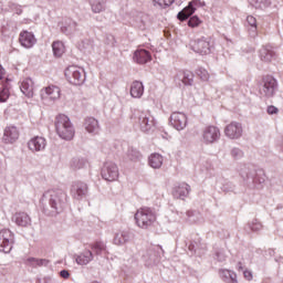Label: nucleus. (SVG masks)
<instances>
[{"instance_id":"obj_1","label":"nucleus","mask_w":283,"mask_h":283,"mask_svg":"<svg viewBox=\"0 0 283 283\" xmlns=\"http://www.w3.org/2000/svg\"><path fill=\"white\" fill-rule=\"evenodd\" d=\"M55 132L62 140H74V136H76V128H74V124L70 120V117L65 114H59L55 117L54 122Z\"/></svg>"},{"instance_id":"obj_2","label":"nucleus","mask_w":283,"mask_h":283,"mask_svg":"<svg viewBox=\"0 0 283 283\" xmlns=\"http://www.w3.org/2000/svg\"><path fill=\"white\" fill-rule=\"evenodd\" d=\"M45 198H49V205L52 209V214L61 213L63 207H65V200L67 196L62 189H52L45 192Z\"/></svg>"},{"instance_id":"obj_3","label":"nucleus","mask_w":283,"mask_h":283,"mask_svg":"<svg viewBox=\"0 0 283 283\" xmlns=\"http://www.w3.org/2000/svg\"><path fill=\"white\" fill-rule=\"evenodd\" d=\"M135 222L139 229H149L156 222V212L151 208H140L135 213Z\"/></svg>"},{"instance_id":"obj_4","label":"nucleus","mask_w":283,"mask_h":283,"mask_svg":"<svg viewBox=\"0 0 283 283\" xmlns=\"http://www.w3.org/2000/svg\"><path fill=\"white\" fill-rule=\"evenodd\" d=\"M64 74L71 85H83L85 83V70L81 66H67Z\"/></svg>"},{"instance_id":"obj_5","label":"nucleus","mask_w":283,"mask_h":283,"mask_svg":"<svg viewBox=\"0 0 283 283\" xmlns=\"http://www.w3.org/2000/svg\"><path fill=\"white\" fill-rule=\"evenodd\" d=\"M220 128L214 125H209L202 128L201 130V143L203 145H213L220 140Z\"/></svg>"},{"instance_id":"obj_6","label":"nucleus","mask_w":283,"mask_h":283,"mask_svg":"<svg viewBox=\"0 0 283 283\" xmlns=\"http://www.w3.org/2000/svg\"><path fill=\"white\" fill-rule=\"evenodd\" d=\"M277 90V81L273 76L268 75L263 78V85L260 88L261 96L265 98H273Z\"/></svg>"},{"instance_id":"obj_7","label":"nucleus","mask_w":283,"mask_h":283,"mask_svg":"<svg viewBox=\"0 0 283 283\" xmlns=\"http://www.w3.org/2000/svg\"><path fill=\"white\" fill-rule=\"evenodd\" d=\"M40 98L41 101H50L51 103H55V101L61 98V87L50 84L49 86L41 88Z\"/></svg>"},{"instance_id":"obj_8","label":"nucleus","mask_w":283,"mask_h":283,"mask_svg":"<svg viewBox=\"0 0 283 283\" xmlns=\"http://www.w3.org/2000/svg\"><path fill=\"white\" fill-rule=\"evenodd\" d=\"M14 244V234L12 231L4 229L0 231V251L2 253H10Z\"/></svg>"},{"instance_id":"obj_9","label":"nucleus","mask_w":283,"mask_h":283,"mask_svg":"<svg viewBox=\"0 0 283 283\" xmlns=\"http://www.w3.org/2000/svg\"><path fill=\"white\" fill-rule=\"evenodd\" d=\"M102 178L108 182L118 180V166L113 161H106L102 168Z\"/></svg>"},{"instance_id":"obj_10","label":"nucleus","mask_w":283,"mask_h":283,"mask_svg":"<svg viewBox=\"0 0 283 283\" xmlns=\"http://www.w3.org/2000/svg\"><path fill=\"white\" fill-rule=\"evenodd\" d=\"M138 120L142 132H151L153 127H156L154 115H151L149 112H142L139 114Z\"/></svg>"},{"instance_id":"obj_11","label":"nucleus","mask_w":283,"mask_h":283,"mask_svg":"<svg viewBox=\"0 0 283 283\" xmlns=\"http://www.w3.org/2000/svg\"><path fill=\"white\" fill-rule=\"evenodd\" d=\"M169 123L177 132H182L187 127V115L185 113L175 112L170 115Z\"/></svg>"},{"instance_id":"obj_12","label":"nucleus","mask_w":283,"mask_h":283,"mask_svg":"<svg viewBox=\"0 0 283 283\" xmlns=\"http://www.w3.org/2000/svg\"><path fill=\"white\" fill-rule=\"evenodd\" d=\"M193 52L197 54L206 55L211 53V42L207 38H201L192 43Z\"/></svg>"},{"instance_id":"obj_13","label":"nucleus","mask_w":283,"mask_h":283,"mask_svg":"<svg viewBox=\"0 0 283 283\" xmlns=\"http://www.w3.org/2000/svg\"><path fill=\"white\" fill-rule=\"evenodd\" d=\"M224 135L231 140H235L242 136V124L232 122L224 128Z\"/></svg>"},{"instance_id":"obj_14","label":"nucleus","mask_w":283,"mask_h":283,"mask_svg":"<svg viewBox=\"0 0 283 283\" xmlns=\"http://www.w3.org/2000/svg\"><path fill=\"white\" fill-rule=\"evenodd\" d=\"M28 147L33 154L36 151H43L45 150V147H48V140L45 137L35 136L28 142Z\"/></svg>"},{"instance_id":"obj_15","label":"nucleus","mask_w":283,"mask_h":283,"mask_svg":"<svg viewBox=\"0 0 283 283\" xmlns=\"http://www.w3.org/2000/svg\"><path fill=\"white\" fill-rule=\"evenodd\" d=\"M71 193L75 200H81L87 196V184L83 181H76L72 185Z\"/></svg>"},{"instance_id":"obj_16","label":"nucleus","mask_w":283,"mask_h":283,"mask_svg":"<svg viewBox=\"0 0 283 283\" xmlns=\"http://www.w3.org/2000/svg\"><path fill=\"white\" fill-rule=\"evenodd\" d=\"M19 42L22 48H27V50H30V48H34V45L36 44V38L32 32L22 31L19 36Z\"/></svg>"},{"instance_id":"obj_17","label":"nucleus","mask_w":283,"mask_h":283,"mask_svg":"<svg viewBox=\"0 0 283 283\" xmlns=\"http://www.w3.org/2000/svg\"><path fill=\"white\" fill-rule=\"evenodd\" d=\"M19 140V129L14 126H8L4 129L2 142L6 143V145H12Z\"/></svg>"},{"instance_id":"obj_18","label":"nucleus","mask_w":283,"mask_h":283,"mask_svg":"<svg viewBox=\"0 0 283 283\" xmlns=\"http://www.w3.org/2000/svg\"><path fill=\"white\" fill-rule=\"evenodd\" d=\"M84 129L87 134H92V136H96L98 132H101V125L98 124V119L94 117H86L84 119Z\"/></svg>"},{"instance_id":"obj_19","label":"nucleus","mask_w":283,"mask_h":283,"mask_svg":"<svg viewBox=\"0 0 283 283\" xmlns=\"http://www.w3.org/2000/svg\"><path fill=\"white\" fill-rule=\"evenodd\" d=\"M20 90L22 94L27 96V98H32L34 96V81H32L30 77L24 78L20 83Z\"/></svg>"},{"instance_id":"obj_20","label":"nucleus","mask_w":283,"mask_h":283,"mask_svg":"<svg viewBox=\"0 0 283 283\" xmlns=\"http://www.w3.org/2000/svg\"><path fill=\"white\" fill-rule=\"evenodd\" d=\"M92 261H94V252L91 250H85L75 256V262L80 266H87Z\"/></svg>"},{"instance_id":"obj_21","label":"nucleus","mask_w":283,"mask_h":283,"mask_svg":"<svg viewBox=\"0 0 283 283\" xmlns=\"http://www.w3.org/2000/svg\"><path fill=\"white\" fill-rule=\"evenodd\" d=\"M61 33L65 34L66 36H72L76 30H78V23L74 20H66L62 23Z\"/></svg>"},{"instance_id":"obj_22","label":"nucleus","mask_w":283,"mask_h":283,"mask_svg":"<svg viewBox=\"0 0 283 283\" xmlns=\"http://www.w3.org/2000/svg\"><path fill=\"white\" fill-rule=\"evenodd\" d=\"M12 220L18 227H30L32 224V219L25 212H17Z\"/></svg>"},{"instance_id":"obj_23","label":"nucleus","mask_w":283,"mask_h":283,"mask_svg":"<svg viewBox=\"0 0 283 283\" xmlns=\"http://www.w3.org/2000/svg\"><path fill=\"white\" fill-rule=\"evenodd\" d=\"M129 240H132V232L124 230L115 234L113 242L116 247H123L124 244H127Z\"/></svg>"},{"instance_id":"obj_24","label":"nucleus","mask_w":283,"mask_h":283,"mask_svg":"<svg viewBox=\"0 0 283 283\" xmlns=\"http://www.w3.org/2000/svg\"><path fill=\"white\" fill-rule=\"evenodd\" d=\"M189 191H191V186L182 182L174 188L172 196L175 198L185 199V198H187V196H189Z\"/></svg>"},{"instance_id":"obj_25","label":"nucleus","mask_w":283,"mask_h":283,"mask_svg":"<svg viewBox=\"0 0 283 283\" xmlns=\"http://www.w3.org/2000/svg\"><path fill=\"white\" fill-rule=\"evenodd\" d=\"M134 61L139 63V65H145V63H149V61H151V54L144 49L137 50L134 53Z\"/></svg>"},{"instance_id":"obj_26","label":"nucleus","mask_w":283,"mask_h":283,"mask_svg":"<svg viewBox=\"0 0 283 283\" xmlns=\"http://www.w3.org/2000/svg\"><path fill=\"white\" fill-rule=\"evenodd\" d=\"M175 81H178L184 85H193V74L189 71H179L175 75Z\"/></svg>"},{"instance_id":"obj_27","label":"nucleus","mask_w":283,"mask_h":283,"mask_svg":"<svg viewBox=\"0 0 283 283\" xmlns=\"http://www.w3.org/2000/svg\"><path fill=\"white\" fill-rule=\"evenodd\" d=\"M198 3V0H192L189 2V4L178 13L177 19L179 21H186V19H189L193 12H196L195 6Z\"/></svg>"},{"instance_id":"obj_28","label":"nucleus","mask_w":283,"mask_h":283,"mask_svg":"<svg viewBox=\"0 0 283 283\" xmlns=\"http://www.w3.org/2000/svg\"><path fill=\"white\" fill-rule=\"evenodd\" d=\"M219 276L222 280V282L238 283V274H235V272H233L231 270L220 269Z\"/></svg>"},{"instance_id":"obj_29","label":"nucleus","mask_w":283,"mask_h":283,"mask_svg":"<svg viewBox=\"0 0 283 283\" xmlns=\"http://www.w3.org/2000/svg\"><path fill=\"white\" fill-rule=\"evenodd\" d=\"M145 94V86L143 82L135 81L130 85V96L133 98H140Z\"/></svg>"},{"instance_id":"obj_30","label":"nucleus","mask_w":283,"mask_h":283,"mask_svg":"<svg viewBox=\"0 0 283 283\" xmlns=\"http://www.w3.org/2000/svg\"><path fill=\"white\" fill-rule=\"evenodd\" d=\"M165 161V158L163 157V155L160 154H151L148 157V165L149 167H151L153 169H160V167H163V163Z\"/></svg>"},{"instance_id":"obj_31","label":"nucleus","mask_w":283,"mask_h":283,"mask_svg":"<svg viewBox=\"0 0 283 283\" xmlns=\"http://www.w3.org/2000/svg\"><path fill=\"white\" fill-rule=\"evenodd\" d=\"M259 56L263 63H271V61L275 60V52L263 46L259 51Z\"/></svg>"},{"instance_id":"obj_32","label":"nucleus","mask_w":283,"mask_h":283,"mask_svg":"<svg viewBox=\"0 0 283 283\" xmlns=\"http://www.w3.org/2000/svg\"><path fill=\"white\" fill-rule=\"evenodd\" d=\"M90 4L92 8V12H94L95 14H101V12H104L107 6V0H90Z\"/></svg>"},{"instance_id":"obj_33","label":"nucleus","mask_w":283,"mask_h":283,"mask_svg":"<svg viewBox=\"0 0 283 283\" xmlns=\"http://www.w3.org/2000/svg\"><path fill=\"white\" fill-rule=\"evenodd\" d=\"M70 166L74 171H77V169H85V167H87V160L85 158L74 157L71 159Z\"/></svg>"},{"instance_id":"obj_34","label":"nucleus","mask_w":283,"mask_h":283,"mask_svg":"<svg viewBox=\"0 0 283 283\" xmlns=\"http://www.w3.org/2000/svg\"><path fill=\"white\" fill-rule=\"evenodd\" d=\"M52 50H53L54 56H56V59H61V56L65 54V44H63V42L61 41H55L52 44Z\"/></svg>"},{"instance_id":"obj_35","label":"nucleus","mask_w":283,"mask_h":283,"mask_svg":"<svg viewBox=\"0 0 283 283\" xmlns=\"http://www.w3.org/2000/svg\"><path fill=\"white\" fill-rule=\"evenodd\" d=\"M126 158L130 160V163H138L140 158H143V155L137 149L129 148L126 153Z\"/></svg>"},{"instance_id":"obj_36","label":"nucleus","mask_w":283,"mask_h":283,"mask_svg":"<svg viewBox=\"0 0 283 283\" xmlns=\"http://www.w3.org/2000/svg\"><path fill=\"white\" fill-rule=\"evenodd\" d=\"M143 260H144L146 266H154V264H156V262H158V256H156L151 252H147L146 254L143 255Z\"/></svg>"},{"instance_id":"obj_37","label":"nucleus","mask_w":283,"mask_h":283,"mask_svg":"<svg viewBox=\"0 0 283 283\" xmlns=\"http://www.w3.org/2000/svg\"><path fill=\"white\" fill-rule=\"evenodd\" d=\"M250 3L253 8L264 10V8H269V6H271V0H251Z\"/></svg>"},{"instance_id":"obj_38","label":"nucleus","mask_w":283,"mask_h":283,"mask_svg":"<svg viewBox=\"0 0 283 283\" xmlns=\"http://www.w3.org/2000/svg\"><path fill=\"white\" fill-rule=\"evenodd\" d=\"M91 249L95 255H101L105 251L106 247L102 241H96L91 244Z\"/></svg>"},{"instance_id":"obj_39","label":"nucleus","mask_w":283,"mask_h":283,"mask_svg":"<svg viewBox=\"0 0 283 283\" xmlns=\"http://www.w3.org/2000/svg\"><path fill=\"white\" fill-rule=\"evenodd\" d=\"M230 156L233 160H242V158H244V150L239 147H233L230 149Z\"/></svg>"},{"instance_id":"obj_40","label":"nucleus","mask_w":283,"mask_h":283,"mask_svg":"<svg viewBox=\"0 0 283 283\" xmlns=\"http://www.w3.org/2000/svg\"><path fill=\"white\" fill-rule=\"evenodd\" d=\"M239 175L243 180H249V178H253V170L249 166H243L240 168Z\"/></svg>"},{"instance_id":"obj_41","label":"nucleus","mask_w":283,"mask_h":283,"mask_svg":"<svg viewBox=\"0 0 283 283\" xmlns=\"http://www.w3.org/2000/svg\"><path fill=\"white\" fill-rule=\"evenodd\" d=\"M176 0H153L155 8H160V10H165V8H169Z\"/></svg>"},{"instance_id":"obj_42","label":"nucleus","mask_w":283,"mask_h":283,"mask_svg":"<svg viewBox=\"0 0 283 283\" xmlns=\"http://www.w3.org/2000/svg\"><path fill=\"white\" fill-rule=\"evenodd\" d=\"M145 14L142 12H133V20L138 25V28H145Z\"/></svg>"},{"instance_id":"obj_43","label":"nucleus","mask_w":283,"mask_h":283,"mask_svg":"<svg viewBox=\"0 0 283 283\" xmlns=\"http://www.w3.org/2000/svg\"><path fill=\"white\" fill-rule=\"evenodd\" d=\"M2 85L3 88L0 91V103H6L10 98V91L8 90V85H6V83Z\"/></svg>"},{"instance_id":"obj_44","label":"nucleus","mask_w":283,"mask_h":283,"mask_svg":"<svg viewBox=\"0 0 283 283\" xmlns=\"http://www.w3.org/2000/svg\"><path fill=\"white\" fill-rule=\"evenodd\" d=\"M247 23L252 28V32H255L258 30V20L253 15H248Z\"/></svg>"},{"instance_id":"obj_45","label":"nucleus","mask_w":283,"mask_h":283,"mask_svg":"<svg viewBox=\"0 0 283 283\" xmlns=\"http://www.w3.org/2000/svg\"><path fill=\"white\" fill-rule=\"evenodd\" d=\"M200 23H201L200 18H198L197 15L191 17L188 21L189 28H198Z\"/></svg>"},{"instance_id":"obj_46","label":"nucleus","mask_w":283,"mask_h":283,"mask_svg":"<svg viewBox=\"0 0 283 283\" xmlns=\"http://www.w3.org/2000/svg\"><path fill=\"white\" fill-rule=\"evenodd\" d=\"M197 74L201 81H209V72L206 69H199Z\"/></svg>"},{"instance_id":"obj_47","label":"nucleus","mask_w":283,"mask_h":283,"mask_svg":"<svg viewBox=\"0 0 283 283\" xmlns=\"http://www.w3.org/2000/svg\"><path fill=\"white\" fill-rule=\"evenodd\" d=\"M29 262L35 264V266H45L48 265V260L45 259H29Z\"/></svg>"},{"instance_id":"obj_48","label":"nucleus","mask_w":283,"mask_h":283,"mask_svg":"<svg viewBox=\"0 0 283 283\" xmlns=\"http://www.w3.org/2000/svg\"><path fill=\"white\" fill-rule=\"evenodd\" d=\"M266 112L270 116L280 114V109L277 107H275L274 105L268 106Z\"/></svg>"},{"instance_id":"obj_49","label":"nucleus","mask_w":283,"mask_h":283,"mask_svg":"<svg viewBox=\"0 0 283 283\" xmlns=\"http://www.w3.org/2000/svg\"><path fill=\"white\" fill-rule=\"evenodd\" d=\"M251 231H260V229H262V223L260 222H252V224L250 226Z\"/></svg>"},{"instance_id":"obj_50","label":"nucleus","mask_w":283,"mask_h":283,"mask_svg":"<svg viewBox=\"0 0 283 283\" xmlns=\"http://www.w3.org/2000/svg\"><path fill=\"white\" fill-rule=\"evenodd\" d=\"M243 275H244L245 280H248V282H251V280H253V272H251L249 270H245L243 272Z\"/></svg>"},{"instance_id":"obj_51","label":"nucleus","mask_w":283,"mask_h":283,"mask_svg":"<svg viewBox=\"0 0 283 283\" xmlns=\"http://www.w3.org/2000/svg\"><path fill=\"white\" fill-rule=\"evenodd\" d=\"M61 277H63L64 280H67L70 277V272L67 270H62L60 272Z\"/></svg>"},{"instance_id":"obj_52","label":"nucleus","mask_w":283,"mask_h":283,"mask_svg":"<svg viewBox=\"0 0 283 283\" xmlns=\"http://www.w3.org/2000/svg\"><path fill=\"white\" fill-rule=\"evenodd\" d=\"M6 78V69L0 65V81H3Z\"/></svg>"},{"instance_id":"obj_53","label":"nucleus","mask_w":283,"mask_h":283,"mask_svg":"<svg viewBox=\"0 0 283 283\" xmlns=\"http://www.w3.org/2000/svg\"><path fill=\"white\" fill-rule=\"evenodd\" d=\"M237 269H238V271H243L244 270V268L242 266V262H239L237 264Z\"/></svg>"},{"instance_id":"obj_54","label":"nucleus","mask_w":283,"mask_h":283,"mask_svg":"<svg viewBox=\"0 0 283 283\" xmlns=\"http://www.w3.org/2000/svg\"><path fill=\"white\" fill-rule=\"evenodd\" d=\"M199 6L205 7V6H206V3H205V2H200V1H199Z\"/></svg>"},{"instance_id":"obj_55","label":"nucleus","mask_w":283,"mask_h":283,"mask_svg":"<svg viewBox=\"0 0 283 283\" xmlns=\"http://www.w3.org/2000/svg\"><path fill=\"white\" fill-rule=\"evenodd\" d=\"M21 12H22L21 9H19V10L17 11V14H21Z\"/></svg>"}]
</instances>
